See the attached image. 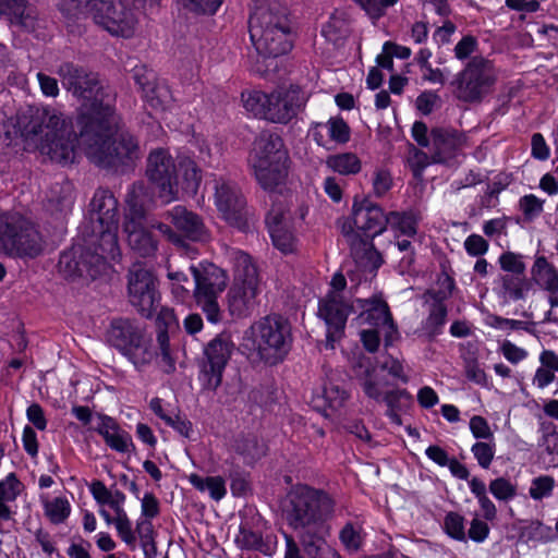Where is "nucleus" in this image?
<instances>
[{
    "instance_id": "nucleus-23",
    "label": "nucleus",
    "mask_w": 558,
    "mask_h": 558,
    "mask_svg": "<svg viewBox=\"0 0 558 558\" xmlns=\"http://www.w3.org/2000/svg\"><path fill=\"white\" fill-rule=\"evenodd\" d=\"M190 270L194 277L193 296L196 304L218 299V293L226 288L227 277L223 270L213 264L204 266L203 269L191 265Z\"/></svg>"
},
{
    "instance_id": "nucleus-34",
    "label": "nucleus",
    "mask_w": 558,
    "mask_h": 558,
    "mask_svg": "<svg viewBox=\"0 0 558 558\" xmlns=\"http://www.w3.org/2000/svg\"><path fill=\"white\" fill-rule=\"evenodd\" d=\"M383 401L387 405L385 415L392 424L401 425L402 418L400 412L405 407L404 402L411 403L412 395L407 389H393L384 395Z\"/></svg>"
},
{
    "instance_id": "nucleus-47",
    "label": "nucleus",
    "mask_w": 558,
    "mask_h": 558,
    "mask_svg": "<svg viewBox=\"0 0 558 558\" xmlns=\"http://www.w3.org/2000/svg\"><path fill=\"white\" fill-rule=\"evenodd\" d=\"M545 199L535 194H525L519 198L518 207L523 215L524 222H533L544 211Z\"/></svg>"
},
{
    "instance_id": "nucleus-9",
    "label": "nucleus",
    "mask_w": 558,
    "mask_h": 558,
    "mask_svg": "<svg viewBox=\"0 0 558 558\" xmlns=\"http://www.w3.org/2000/svg\"><path fill=\"white\" fill-rule=\"evenodd\" d=\"M496 81L495 74L489 69V61L476 57L456 74L450 85L454 88L456 97L459 100L474 104L482 101L492 92Z\"/></svg>"
},
{
    "instance_id": "nucleus-3",
    "label": "nucleus",
    "mask_w": 558,
    "mask_h": 558,
    "mask_svg": "<svg viewBox=\"0 0 558 558\" xmlns=\"http://www.w3.org/2000/svg\"><path fill=\"white\" fill-rule=\"evenodd\" d=\"M121 116L118 109L102 126L92 124L78 126L81 142L86 146L90 160L99 168L125 173L133 170L140 158V144L136 136L128 131L119 132Z\"/></svg>"
},
{
    "instance_id": "nucleus-29",
    "label": "nucleus",
    "mask_w": 558,
    "mask_h": 558,
    "mask_svg": "<svg viewBox=\"0 0 558 558\" xmlns=\"http://www.w3.org/2000/svg\"><path fill=\"white\" fill-rule=\"evenodd\" d=\"M97 418L99 423L93 430L102 437L109 448L121 453L135 450L131 435L122 429L113 417L97 413Z\"/></svg>"
},
{
    "instance_id": "nucleus-17",
    "label": "nucleus",
    "mask_w": 558,
    "mask_h": 558,
    "mask_svg": "<svg viewBox=\"0 0 558 558\" xmlns=\"http://www.w3.org/2000/svg\"><path fill=\"white\" fill-rule=\"evenodd\" d=\"M168 220L175 228L178 233L172 231L166 223L159 225V230L168 234L174 243H181L182 239L193 242H202L207 238V232L203 219L184 206L177 205L167 213Z\"/></svg>"
},
{
    "instance_id": "nucleus-13",
    "label": "nucleus",
    "mask_w": 558,
    "mask_h": 558,
    "mask_svg": "<svg viewBox=\"0 0 558 558\" xmlns=\"http://www.w3.org/2000/svg\"><path fill=\"white\" fill-rule=\"evenodd\" d=\"M353 313L354 301L345 295L326 293L318 299L317 317L326 325V348L333 349L344 337L348 318Z\"/></svg>"
},
{
    "instance_id": "nucleus-28",
    "label": "nucleus",
    "mask_w": 558,
    "mask_h": 558,
    "mask_svg": "<svg viewBox=\"0 0 558 558\" xmlns=\"http://www.w3.org/2000/svg\"><path fill=\"white\" fill-rule=\"evenodd\" d=\"M155 326L156 339L160 349L162 361L174 369V360L170 350V338L179 332L180 325L173 308L161 306L157 310Z\"/></svg>"
},
{
    "instance_id": "nucleus-56",
    "label": "nucleus",
    "mask_w": 558,
    "mask_h": 558,
    "mask_svg": "<svg viewBox=\"0 0 558 558\" xmlns=\"http://www.w3.org/2000/svg\"><path fill=\"white\" fill-rule=\"evenodd\" d=\"M23 484L19 480L16 473H9L3 480L0 481V501H15L20 496Z\"/></svg>"
},
{
    "instance_id": "nucleus-55",
    "label": "nucleus",
    "mask_w": 558,
    "mask_h": 558,
    "mask_svg": "<svg viewBox=\"0 0 558 558\" xmlns=\"http://www.w3.org/2000/svg\"><path fill=\"white\" fill-rule=\"evenodd\" d=\"M488 488L490 494L500 501H509L517 496V486L504 476L492 480Z\"/></svg>"
},
{
    "instance_id": "nucleus-36",
    "label": "nucleus",
    "mask_w": 558,
    "mask_h": 558,
    "mask_svg": "<svg viewBox=\"0 0 558 558\" xmlns=\"http://www.w3.org/2000/svg\"><path fill=\"white\" fill-rule=\"evenodd\" d=\"M326 165L333 172L341 175L357 174L362 169V162L354 153L330 155L326 160Z\"/></svg>"
},
{
    "instance_id": "nucleus-1",
    "label": "nucleus",
    "mask_w": 558,
    "mask_h": 558,
    "mask_svg": "<svg viewBox=\"0 0 558 558\" xmlns=\"http://www.w3.org/2000/svg\"><path fill=\"white\" fill-rule=\"evenodd\" d=\"M336 509L337 500L329 492L301 484L288 494L282 518L303 549L312 556L327 544Z\"/></svg>"
},
{
    "instance_id": "nucleus-24",
    "label": "nucleus",
    "mask_w": 558,
    "mask_h": 558,
    "mask_svg": "<svg viewBox=\"0 0 558 558\" xmlns=\"http://www.w3.org/2000/svg\"><path fill=\"white\" fill-rule=\"evenodd\" d=\"M143 100L153 109L163 108L170 98L169 87L159 82L156 72L146 65H136L132 75Z\"/></svg>"
},
{
    "instance_id": "nucleus-32",
    "label": "nucleus",
    "mask_w": 558,
    "mask_h": 558,
    "mask_svg": "<svg viewBox=\"0 0 558 558\" xmlns=\"http://www.w3.org/2000/svg\"><path fill=\"white\" fill-rule=\"evenodd\" d=\"M535 282L550 294L558 292V270L545 256H537L532 267Z\"/></svg>"
},
{
    "instance_id": "nucleus-12",
    "label": "nucleus",
    "mask_w": 558,
    "mask_h": 558,
    "mask_svg": "<svg viewBox=\"0 0 558 558\" xmlns=\"http://www.w3.org/2000/svg\"><path fill=\"white\" fill-rule=\"evenodd\" d=\"M128 292L131 305L142 317H154L160 307L161 294L159 280L151 270L142 267L131 269Z\"/></svg>"
},
{
    "instance_id": "nucleus-11",
    "label": "nucleus",
    "mask_w": 558,
    "mask_h": 558,
    "mask_svg": "<svg viewBox=\"0 0 558 558\" xmlns=\"http://www.w3.org/2000/svg\"><path fill=\"white\" fill-rule=\"evenodd\" d=\"M89 218L97 223L93 232L110 244L109 253L113 257V252L118 250L119 203L110 190L99 187L95 191L89 204Z\"/></svg>"
},
{
    "instance_id": "nucleus-7",
    "label": "nucleus",
    "mask_w": 558,
    "mask_h": 558,
    "mask_svg": "<svg viewBox=\"0 0 558 558\" xmlns=\"http://www.w3.org/2000/svg\"><path fill=\"white\" fill-rule=\"evenodd\" d=\"M236 347L231 333H217L203 347L197 360V380L203 392H216Z\"/></svg>"
},
{
    "instance_id": "nucleus-44",
    "label": "nucleus",
    "mask_w": 558,
    "mask_h": 558,
    "mask_svg": "<svg viewBox=\"0 0 558 558\" xmlns=\"http://www.w3.org/2000/svg\"><path fill=\"white\" fill-rule=\"evenodd\" d=\"M46 517L52 524L63 523L71 513V505L65 497L43 500Z\"/></svg>"
},
{
    "instance_id": "nucleus-57",
    "label": "nucleus",
    "mask_w": 558,
    "mask_h": 558,
    "mask_svg": "<svg viewBox=\"0 0 558 558\" xmlns=\"http://www.w3.org/2000/svg\"><path fill=\"white\" fill-rule=\"evenodd\" d=\"M555 487V478L550 475L534 477L529 488V494L534 500H542L551 496Z\"/></svg>"
},
{
    "instance_id": "nucleus-4",
    "label": "nucleus",
    "mask_w": 558,
    "mask_h": 558,
    "mask_svg": "<svg viewBox=\"0 0 558 558\" xmlns=\"http://www.w3.org/2000/svg\"><path fill=\"white\" fill-rule=\"evenodd\" d=\"M248 32L253 46L265 62L290 52L293 47L290 11L278 2L257 7L250 15Z\"/></svg>"
},
{
    "instance_id": "nucleus-25",
    "label": "nucleus",
    "mask_w": 558,
    "mask_h": 558,
    "mask_svg": "<svg viewBox=\"0 0 558 558\" xmlns=\"http://www.w3.org/2000/svg\"><path fill=\"white\" fill-rule=\"evenodd\" d=\"M430 156L434 163L446 165L453 160L462 145L459 131L436 126L430 130Z\"/></svg>"
},
{
    "instance_id": "nucleus-45",
    "label": "nucleus",
    "mask_w": 558,
    "mask_h": 558,
    "mask_svg": "<svg viewBox=\"0 0 558 558\" xmlns=\"http://www.w3.org/2000/svg\"><path fill=\"white\" fill-rule=\"evenodd\" d=\"M225 0H175L179 10L195 15H215Z\"/></svg>"
},
{
    "instance_id": "nucleus-53",
    "label": "nucleus",
    "mask_w": 558,
    "mask_h": 558,
    "mask_svg": "<svg viewBox=\"0 0 558 558\" xmlns=\"http://www.w3.org/2000/svg\"><path fill=\"white\" fill-rule=\"evenodd\" d=\"M373 194L377 198L384 197L393 186V178L389 169L377 167L372 178Z\"/></svg>"
},
{
    "instance_id": "nucleus-54",
    "label": "nucleus",
    "mask_w": 558,
    "mask_h": 558,
    "mask_svg": "<svg viewBox=\"0 0 558 558\" xmlns=\"http://www.w3.org/2000/svg\"><path fill=\"white\" fill-rule=\"evenodd\" d=\"M349 391L341 385L335 383H328L324 387V398L328 407L337 411L342 408L349 399Z\"/></svg>"
},
{
    "instance_id": "nucleus-39",
    "label": "nucleus",
    "mask_w": 558,
    "mask_h": 558,
    "mask_svg": "<svg viewBox=\"0 0 558 558\" xmlns=\"http://www.w3.org/2000/svg\"><path fill=\"white\" fill-rule=\"evenodd\" d=\"M388 225L409 238L417 233L418 217L412 211H390Z\"/></svg>"
},
{
    "instance_id": "nucleus-5",
    "label": "nucleus",
    "mask_w": 558,
    "mask_h": 558,
    "mask_svg": "<svg viewBox=\"0 0 558 558\" xmlns=\"http://www.w3.org/2000/svg\"><path fill=\"white\" fill-rule=\"evenodd\" d=\"M248 162L265 192L281 193L288 181L291 158L279 133L269 129L260 131L252 143Z\"/></svg>"
},
{
    "instance_id": "nucleus-6",
    "label": "nucleus",
    "mask_w": 558,
    "mask_h": 558,
    "mask_svg": "<svg viewBox=\"0 0 558 558\" xmlns=\"http://www.w3.org/2000/svg\"><path fill=\"white\" fill-rule=\"evenodd\" d=\"M252 340L258 360L265 365L277 366L292 349L291 325L281 315H267L252 326Z\"/></svg>"
},
{
    "instance_id": "nucleus-26",
    "label": "nucleus",
    "mask_w": 558,
    "mask_h": 558,
    "mask_svg": "<svg viewBox=\"0 0 558 558\" xmlns=\"http://www.w3.org/2000/svg\"><path fill=\"white\" fill-rule=\"evenodd\" d=\"M201 182L202 169L197 166L196 161L190 156L179 155L175 170V184H172L171 202L179 198L180 192L187 196L196 195Z\"/></svg>"
},
{
    "instance_id": "nucleus-10",
    "label": "nucleus",
    "mask_w": 558,
    "mask_h": 558,
    "mask_svg": "<svg viewBox=\"0 0 558 558\" xmlns=\"http://www.w3.org/2000/svg\"><path fill=\"white\" fill-rule=\"evenodd\" d=\"M0 241L19 257L35 258L43 252L39 231L22 217L0 216Z\"/></svg>"
},
{
    "instance_id": "nucleus-46",
    "label": "nucleus",
    "mask_w": 558,
    "mask_h": 558,
    "mask_svg": "<svg viewBox=\"0 0 558 558\" xmlns=\"http://www.w3.org/2000/svg\"><path fill=\"white\" fill-rule=\"evenodd\" d=\"M442 530L450 538L454 541H466L465 518L457 511H449L445 514L442 521Z\"/></svg>"
},
{
    "instance_id": "nucleus-49",
    "label": "nucleus",
    "mask_w": 558,
    "mask_h": 558,
    "mask_svg": "<svg viewBox=\"0 0 558 558\" xmlns=\"http://www.w3.org/2000/svg\"><path fill=\"white\" fill-rule=\"evenodd\" d=\"M341 233L350 244L351 254L353 256L360 255L359 245L365 241V235L359 231V223L356 216L349 217L341 223Z\"/></svg>"
},
{
    "instance_id": "nucleus-18",
    "label": "nucleus",
    "mask_w": 558,
    "mask_h": 558,
    "mask_svg": "<svg viewBox=\"0 0 558 558\" xmlns=\"http://www.w3.org/2000/svg\"><path fill=\"white\" fill-rule=\"evenodd\" d=\"M245 266L243 269V279L238 275L233 286L228 292L229 310L232 316L244 317L250 314L254 300L258 292V281L256 268L251 264V257L244 254Z\"/></svg>"
},
{
    "instance_id": "nucleus-35",
    "label": "nucleus",
    "mask_w": 558,
    "mask_h": 558,
    "mask_svg": "<svg viewBox=\"0 0 558 558\" xmlns=\"http://www.w3.org/2000/svg\"><path fill=\"white\" fill-rule=\"evenodd\" d=\"M447 318L448 310L428 308L427 316L421 324V336L429 342L435 341L438 336L442 335Z\"/></svg>"
},
{
    "instance_id": "nucleus-33",
    "label": "nucleus",
    "mask_w": 558,
    "mask_h": 558,
    "mask_svg": "<svg viewBox=\"0 0 558 558\" xmlns=\"http://www.w3.org/2000/svg\"><path fill=\"white\" fill-rule=\"evenodd\" d=\"M128 233V242L133 251L142 257H149L157 251V241L154 234L143 226L124 230Z\"/></svg>"
},
{
    "instance_id": "nucleus-58",
    "label": "nucleus",
    "mask_w": 558,
    "mask_h": 558,
    "mask_svg": "<svg viewBox=\"0 0 558 558\" xmlns=\"http://www.w3.org/2000/svg\"><path fill=\"white\" fill-rule=\"evenodd\" d=\"M230 489L233 497H245L251 490L250 474L241 469H234L229 474Z\"/></svg>"
},
{
    "instance_id": "nucleus-31",
    "label": "nucleus",
    "mask_w": 558,
    "mask_h": 558,
    "mask_svg": "<svg viewBox=\"0 0 558 558\" xmlns=\"http://www.w3.org/2000/svg\"><path fill=\"white\" fill-rule=\"evenodd\" d=\"M73 130L68 128L65 120L57 114H46L41 120L33 119L25 126L26 133L33 138L50 136Z\"/></svg>"
},
{
    "instance_id": "nucleus-19",
    "label": "nucleus",
    "mask_w": 558,
    "mask_h": 558,
    "mask_svg": "<svg viewBox=\"0 0 558 558\" xmlns=\"http://www.w3.org/2000/svg\"><path fill=\"white\" fill-rule=\"evenodd\" d=\"M268 121L287 124L305 107L306 98L299 85L291 84L284 93H270Z\"/></svg>"
},
{
    "instance_id": "nucleus-63",
    "label": "nucleus",
    "mask_w": 558,
    "mask_h": 558,
    "mask_svg": "<svg viewBox=\"0 0 558 558\" xmlns=\"http://www.w3.org/2000/svg\"><path fill=\"white\" fill-rule=\"evenodd\" d=\"M328 134L333 142L345 144L350 141L351 131L342 118H336L328 122Z\"/></svg>"
},
{
    "instance_id": "nucleus-16",
    "label": "nucleus",
    "mask_w": 558,
    "mask_h": 558,
    "mask_svg": "<svg viewBox=\"0 0 558 558\" xmlns=\"http://www.w3.org/2000/svg\"><path fill=\"white\" fill-rule=\"evenodd\" d=\"M92 11L95 21L112 35L129 37L134 31V14L122 0H97Z\"/></svg>"
},
{
    "instance_id": "nucleus-14",
    "label": "nucleus",
    "mask_w": 558,
    "mask_h": 558,
    "mask_svg": "<svg viewBox=\"0 0 558 558\" xmlns=\"http://www.w3.org/2000/svg\"><path fill=\"white\" fill-rule=\"evenodd\" d=\"M177 163L178 157L174 159L169 149L163 147L151 149L146 159L145 175L166 203L171 202Z\"/></svg>"
},
{
    "instance_id": "nucleus-51",
    "label": "nucleus",
    "mask_w": 558,
    "mask_h": 558,
    "mask_svg": "<svg viewBox=\"0 0 558 558\" xmlns=\"http://www.w3.org/2000/svg\"><path fill=\"white\" fill-rule=\"evenodd\" d=\"M471 452L477 461V464L482 469L487 470L495 458L496 442L495 440L476 441L472 445Z\"/></svg>"
},
{
    "instance_id": "nucleus-41",
    "label": "nucleus",
    "mask_w": 558,
    "mask_h": 558,
    "mask_svg": "<svg viewBox=\"0 0 558 558\" xmlns=\"http://www.w3.org/2000/svg\"><path fill=\"white\" fill-rule=\"evenodd\" d=\"M339 541L349 554L357 553L364 544L362 527L352 521H348L339 531Z\"/></svg>"
},
{
    "instance_id": "nucleus-42",
    "label": "nucleus",
    "mask_w": 558,
    "mask_h": 558,
    "mask_svg": "<svg viewBox=\"0 0 558 558\" xmlns=\"http://www.w3.org/2000/svg\"><path fill=\"white\" fill-rule=\"evenodd\" d=\"M80 244L72 245L60 254L58 267L65 278H81Z\"/></svg>"
},
{
    "instance_id": "nucleus-61",
    "label": "nucleus",
    "mask_w": 558,
    "mask_h": 558,
    "mask_svg": "<svg viewBox=\"0 0 558 558\" xmlns=\"http://www.w3.org/2000/svg\"><path fill=\"white\" fill-rule=\"evenodd\" d=\"M26 0H0V15L11 21L22 22L26 10Z\"/></svg>"
},
{
    "instance_id": "nucleus-2",
    "label": "nucleus",
    "mask_w": 558,
    "mask_h": 558,
    "mask_svg": "<svg viewBox=\"0 0 558 558\" xmlns=\"http://www.w3.org/2000/svg\"><path fill=\"white\" fill-rule=\"evenodd\" d=\"M56 73L63 88L80 102L74 126H102L117 108V93L100 78V74L74 61H62Z\"/></svg>"
},
{
    "instance_id": "nucleus-8",
    "label": "nucleus",
    "mask_w": 558,
    "mask_h": 558,
    "mask_svg": "<svg viewBox=\"0 0 558 558\" xmlns=\"http://www.w3.org/2000/svg\"><path fill=\"white\" fill-rule=\"evenodd\" d=\"M107 340L137 369L148 365L154 359L145 330L135 319L113 318L107 332Z\"/></svg>"
},
{
    "instance_id": "nucleus-37",
    "label": "nucleus",
    "mask_w": 558,
    "mask_h": 558,
    "mask_svg": "<svg viewBox=\"0 0 558 558\" xmlns=\"http://www.w3.org/2000/svg\"><path fill=\"white\" fill-rule=\"evenodd\" d=\"M438 283V289H428L425 292L426 301H430L428 308L448 310L446 302L452 296L456 281L451 276L445 275L444 279H440Z\"/></svg>"
},
{
    "instance_id": "nucleus-22",
    "label": "nucleus",
    "mask_w": 558,
    "mask_h": 558,
    "mask_svg": "<svg viewBox=\"0 0 558 558\" xmlns=\"http://www.w3.org/2000/svg\"><path fill=\"white\" fill-rule=\"evenodd\" d=\"M352 215L356 216L359 231L369 240L380 235L389 222V213L386 214L380 205L374 204L368 197H364L361 202L354 201Z\"/></svg>"
},
{
    "instance_id": "nucleus-62",
    "label": "nucleus",
    "mask_w": 558,
    "mask_h": 558,
    "mask_svg": "<svg viewBox=\"0 0 558 558\" xmlns=\"http://www.w3.org/2000/svg\"><path fill=\"white\" fill-rule=\"evenodd\" d=\"M490 326L495 329L499 330H524L529 333H534V329L532 328V324L524 320L506 318L502 316L494 315L492 316Z\"/></svg>"
},
{
    "instance_id": "nucleus-59",
    "label": "nucleus",
    "mask_w": 558,
    "mask_h": 558,
    "mask_svg": "<svg viewBox=\"0 0 558 558\" xmlns=\"http://www.w3.org/2000/svg\"><path fill=\"white\" fill-rule=\"evenodd\" d=\"M500 268L511 275H524L525 264L520 254L513 252H505L498 258Z\"/></svg>"
},
{
    "instance_id": "nucleus-50",
    "label": "nucleus",
    "mask_w": 558,
    "mask_h": 558,
    "mask_svg": "<svg viewBox=\"0 0 558 558\" xmlns=\"http://www.w3.org/2000/svg\"><path fill=\"white\" fill-rule=\"evenodd\" d=\"M126 213L124 216V230H130V228L142 226L143 220L145 219V208L143 204H141L133 194H129L126 198Z\"/></svg>"
},
{
    "instance_id": "nucleus-15",
    "label": "nucleus",
    "mask_w": 558,
    "mask_h": 558,
    "mask_svg": "<svg viewBox=\"0 0 558 558\" xmlns=\"http://www.w3.org/2000/svg\"><path fill=\"white\" fill-rule=\"evenodd\" d=\"M215 204L231 227L241 232L250 229L246 199L235 183L223 180L216 182Z\"/></svg>"
},
{
    "instance_id": "nucleus-60",
    "label": "nucleus",
    "mask_w": 558,
    "mask_h": 558,
    "mask_svg": "<svg viewBox=\"0 0 558 558\" xmlns=\"http://www.w3.org/2000/svg\"><path fill=\"white\" fill-rule=\"evenodd\" d=\"M469 428L472 436L478 441L495 440L494 433L488 424V421L482 415H473L469 422Z\"/></svg>"
},
{
    "instance_id": "nucleus-30",
    "label": "nucleus",
    "mask_w": 558,
    "mask_h": 558,
    "mask_svg": "<svg viewBox=\"0 0 558 558\" xmlns=\"http://www.w3.org/2000/svg\"><path fill=\"white\" fill-rule=\"evenodd\" d=\"M107 251L100 244L96 247L80 245L81 278L96 279L107 264Z\"/></svg>"
},
{
    "instance_id": "nucleus-52",
    "label": "nucleus",
    "mask_w": 558,
    "mask_h": 558,
    "mask_svg": "<svg viewBox=\"0 0 558 558\" xmlns=\"http://www.w3.org/2000/svg\"><path fill=\"white\" fill-rule=\"evenodd\" d=\"M501 286L506 294L512 301H520L525 298V278L524 275H505L501 277Z\"/></svg>"
},
{
    "instance_id": "nucleus-64",
    "label": "nucleus",
    "mask_w": 558,
    "mask_h": 558,
    "mask_svg": "<svg viewBox=\"0 0 558 558\" xmlns=\"http://www.w3.org/2000/svg\"><path fill=\"white\" fill-rule=\"evenodd\" d=\"M165 424L171 427L182 437L189 439L191 438V434L193 433V424L185 415H181L180 413L169 415L167 418H165Z\"/></svg>"
},
{
    "instance_id": "nucleus-20",
    "label": "nucleus",
    "mask_w": 558,
    "mask_h": 558,
    "mask_svg": "<svg viewBox=\"0 0 558 558\" xmlns=\"http://www.w3.org/2000/svg\"><path fill=\"white\" fill-rule=\"evenodd\" d=\"M284 214L282 205H272L265 216V225L274 247L282 255H291L298 251V238L287 226Z\"/></svg>"
},
{
    "instance_id": "nucleus-40",
    "label": "nucleus",
    "mask_w": 558,
    "mask_h": 558,
    "mask_svg": "<svg viewBox=\"0 0 558 558\" xmlns=\"http://www.w3.org/2000/svg\"><path fill=\"white\" fill-rule=\"evenodd\" d=\"M270 94L262 90H251L242 93V101L246 111L251 112L255 118L267 119L269 108Z\"/></svg>"
},
{
    "instance_id": "nucleus-38",
    "label": "nucleus",
    "mask_w": 558,
    "mask_h": 558,
    "mask_svg": "<svg viewBox=\"0 0 558 558\" xmlns=\"http://www.w3.org/2000/svg\"><path fill=\"white\" fill-rule=\"evenodd\" d=\"M190 482L197 490H207L215 501L223 499L227 495L226 481L219 475L202 477L198 474H191Z\"/></svg>"
},
{
    "instance_id": "nucleus-27",
    "label": "nucleus",
    "mask_w": 558,
    "mask_h": 558,
    "mask_svg": "<svg viewBox=\"0 0 558 558\" xmlns=\"http://www.w3.org/2000/svg\"><path fill=\"white\" fill-rule=\"evenodd\" d=\"M355 320L359 325H368L373 328L392 323V314L388 303L380 295L369 299H355Z\"/></svg>"
},
{
    "instance_id": "nucleus-48",
    "label": "nucleus",
    "mask_w": 558,
    "mask_h": 558,
    "mask_svg": "<svg viewBox=\"0 0 558 558\" xmlns=\"http://www.w3.org/2000/svg\"><path fill=\"white\" fill-rule=\"evenodd\" d=\"M360 255L353 256L357 263H365L371 266V271H377L384 264L380 252L376 248L374 240L365 239L359 245Z\"/></svg>"
},
{
    "instance_id": "nucleus-43",
    "label": "nucleus",
    "mask_w": 558,
    "mask_h": 558,
    "mask_svg": "<svg viewBox=\"0 0 558 558\" xmlns=\"http://www.w3.org/2000/svg\"><path fill=\"white\" fill-rule=\"evenodd\" d=\"M236 452L247 463H253L266 456L267 446L262 444L256 436L250 435L238 442Z\"/></svg>"
},
{
    "instance_id": "nucleus-21",
    "label": "nucleus",
    "mask_w": 558,
    "mask_h": 558,
    "mask_svg": "<svg viewBox=\"0 0 558 558\" xmlns=\"http://www.w3.org/2000/svg\"><path fill=\"white\" fill-rule=\"evenodd\" d=\"M78 143L82 142L76 129V131L71 130L50 136H41L38 149L43 155H47L51 161L65 166L74 162Z\"/></svg>"
}]
</instances>
